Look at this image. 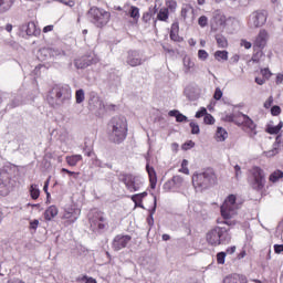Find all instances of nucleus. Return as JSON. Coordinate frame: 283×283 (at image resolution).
I'll list each match as a JSON object with an SVG mask.
<instances>
[{
    "label": "nucleus",
    "instance_id": "obj_39",
    "mask_svg": "<svg viewBox=\"0 0 283 283\" xmlns=\"http://www.w3.org/2000/svg\"><path fill=\"white\" fill-rule=\"evenodd\" d=\"M10 195V187H8V185H6L4 182L0 184V196H9Z\"/></svg>",
    "mask_w": 283,
    "mask_h": 283
},
{
    "label": "nucleus",
    "instance_id": "obj_8",
    "mask_svg": "<svg viewBox=\"0 0 283 283\" xmlns=\"http://www.w3.org/2000/svg\"><path fill=\"white\" fill-rule=\"evenodd\" d=\"M250 187L253 191L258 193H262L264 191V187H266V174L261 167L254 166L250 170Z\"/></svg>",
    "mask_w": 283,
    "mask_h": 283
},
{
    "label": "nucleus",
    "instance_id": "obj_7",
    "mask_svg": "<svg viewBox=\"0 0 283 283\" xmlns=\"http://www.w3.org/2000/svg\"><path fill=\"white\" fill-rule=\"evenodd\" d=\"M118 181L123 182L127 191H129L130 193L140 191V189L143 188V185H145L143 177L130 174V172H119Z\"/></svg>",
    "mask_w": 283,
    "mask_h": 283
},
{
    "label": "nucleus",
    "instance_id": "obj_41",
    "mask_svg": "<svg viewBox=\"0 0 283 283\" xmlns=\"http://www.w3.org/2000/svg\"><path fill=\"white\" fill-rule=\"evenodd\" d=\"M208 23H209V19H207V15H201L198 19V24L200 25V28H207Z\"/></svg>",
    "mask_w": 283,
    "mask_h": 283
},
{
    "label": "nucleus",
    "instance_id": "obj_9",
    "mask_svg": "<svg viewBox=\"0 0 283 283\" xmlns=\"http://www.w3.org/2000/svg\"><path fill=\"white\" fill-rule=\"evenodd\" d=\"M88 223L93 233H103L109 227L105 212L101 210L94 211L88 216Z\"/></svg>",
    "mask_w": 283,
    "mask_h": 283
},
{
    "label": "nucleus",
    "instance_id": "obj_20",
    "mask_svg": "<svg viewBox=\"0 0 283 283\" xmlns=\"http://www.w3.org/2000/svg\"><path fill=\"white\" fill-rule=\"evenodd\" d=\"M146 171L148 174L150 189H156V185H158V176L156 175V169L154 167L146 166Z\"/></svg>",
    "mask_w": 283,
    "mask_h": 283
},
{
    "label": "nucleus",
    "instance_id": "obj_15",
    "mask_svg": "<svg viewBox=\"0 0 283 283\" xmlns=\"http://www.w3.org/2000/svg\"><path fill=\"white\" fill-rule=\"evenodd\" d=\"M129 242H132V235L117 234L113 240V249L115 251H120L122 249H125Z\"/></svg>",
    "mask_w": 283,
    "mask_h": 283
},
{
    "label": "nucleus",
    "instance_id": "obj_22",
    "mask_svg": "<svg viewBox=\"0 0 283 283\" xmlns=\"http://www.w3.org/2000/svg\"><path fill=\"white\" fill-rule=\"evenodd\" d=\"M65 160H66V164L69 165V167H76V165H78V163H81V160H83V156L82 155L66 156Z\"/></svg>",
    "mask_w": 283,
    "mask_h": 283
},
{
    "label": "nucleus",
    "instance_id": "obj_11",
    "mask_svg": "<svg viewBox=\"0 0 283 283\" xmlns=\"http://www.w3.org/2000/svg\"><path fill=\"white\" fill-rule=\"evenodd\" d=\"M81 218V209L74 206L64 210L62 220H65L66 224H74Z\"/></svg>",
    "mask_w": 283,
    "mask_h": 283
},
{
    "label": "nucleus",
    "instance_id": "obj_34",
    "mask_svg": "<svg viewBox=\"0 0 283 283\" xmlns=\"http://www.w3.org/2000/svg\"><path fill=\"white\" fill-rule=\"evenodd\" d=\"M282 127H283V123L280 122L279 125H276V126H269V127L266 128V133H268V134H271V135H273V134H280V132L282 130Z\"/></svg>",
    "mask_w": 283,
    "mask_h": 283
},
{
    "label": "nucleus",
    "instance_id": "obj_44",
    "mask_svg": "<svg viewBox=\"0 0 283 283\" xmlns=\"http://www.w3.org/2000/svg\"><path fill=\"white\" fill-rule=\"evenodd\" d=\"M226 258H227V253H226V252H219V253L217 254V262H218L219 264H224Z\"/></svg>",
    "mask_w": 283,
    "mask_h": 283
},
{
    "label": "nucleus",
    "instance_id": "obj_43",
    "mask_svg": "<svg viewBox=\"0 0 283 283\" xmlns=\"http://www.w3.org/2000/svg\"><path fill=\"white\" fill-rule=\"evenodd\" d=\"M198 59H200V61H207V59H209V53L205 50H199Z\"/></svg>",
    "mask_w": 283,
    "mask_h": 283
},
{
    "label": "nucleus",
    "instance_id": "obj_23",
    "mask_svg": "<svg viewBox=\"0 0 283 283\" xmlns=\"http://www.w3.org/2000/svg\"><path fill=\"white\" fill-rule=\"evenodd\" d=\"M29 193L32 200H39L41 197V190L39 189V185L31 184L29 187Z\"/></svg>",
    "mask_w": 283,
    "mask_h": 283
},
{
    "label": "nucleus",
    "instance_id": "obj_45",
    "mask_svg": "<svg viewBox=\"0 0 283 283\" xmlns=\"http://www.w3.org/2000/svg\"><path fill=\"white\" fill-rule=\"evenodd\" d=\"M166 6H167V9H168V10L174 11V10H176V8H178V2H176V0H169V1L166 3Z\"/></svg>",
    "mask_w": 283,
    "mask_h": 283
},
{
    "label": "nucleus",
    "instance_id": "obj_3",
    "mask_svg": "<svg viewBox=\"0 0 283 283\" xmlns=\"http://www.w3.org/2000/svg\"><path fill=\"white\" fill-rule=\"evenodd\" d=\"M222 120L224 123H233L238 127H241L249 138H255L258 136V124L242 112L227 114Z\"/></svg>",
    "mask_w": 283,
    "mask_h": 283
},
{
    "label": "nucleus",
    "instance_id": "obj_24",
    "mask_svg": "<svg viewBox=\"0 0 283 283\" xmlns=\"http://www.w3.org/2000/svg\"><path fill=\"white\" fill-rule=\"evenodd\" d=\"M147 198V191L133 195L130 200L135 203V207H143V199Z\"/></svg>",
    "mask_w": 283,
    "mask_h": 283
},
{
    "label": "nucleus",
    "instance_id": "obj_56",
    "mask_svg": "<svg viewBox=\"0 0 283 283\" xmlns=\"http://www.w3.org/2000/svg\"><path fill=\"white\" fill-rule=\"evenodd\" d=\"M254 82L256 85H264L266 83V80L264 77H255Z\"/></svg>",
    "mask_w": 283,
    "mask_h": 283
},
{
    "label": "nucleus",
    "instance_id": "obj_1",
    "mask_svg": "<svg viewBox=\"0 0 283 283\" xmlns=\"http://www.w3.org/2000/svg\"><path fill=\"white\" fill-rule=\"evenodd\" d=\"M243 203L244 201L238 200V196L229 195L220 207L221 218H223L224 221L222 222L217 221L218 224H227V227H235V224H238V221L231 220V219L238 216V211L242 209Z\"/></svg>",
    "mask_w": 283,
    "mask_h": 283
},
{
    "label": "nucleus",
    "instance_id": "obj_31",
    "mask_svg": "<svg viewBox=\"0 0 283 283\" xmlns=\"http://www.w3.org/2000/svg\"><path fill=\"white\" fill-rule=\"evenodd\" d=\"M27 34L28 36H36V34H39V31L36 30V23H34L33 21L28 23Z\"/></svg>",
    "mask_w": 283,
    "mask_h": 283
},
{
    "label": "nucleus",
    "instance_id": "obj_29",
    "mask_svg": "<svg viewBox=\"0 0 283 283\" xmlns=\"http://www.w3.org/2000/svg\"><path fill=\"white\" fill-rule=\"evenodd\" d=\"M193 67H196V63L191 61V57L185 56L184 57V70H185V73L189 74V72H191V70H193Z\"/></svg>",
    "mask_w": 283,
    "mask_h": 283
},
{
    "label": "nucleus",
    "instance_id": "obj_40",
    "mask_svg": "<svg viewBox=\"0 0 283 283\" xmlns=\"http://www.w3.org/2000/svg\"><path fill=\"white\" fill-rule=\"evenodd\" d=\"M61 174H67L69 176H73L75 180L78 179V176H81V172H74L72 170H67V168H62Z\"/></svg>",
    "mask_w": 283,
    "mask_h": 283
},
{
    "label": "nucleus",
    "instance_id": "obj_46",
    "mask_svg": "<svg viewBox=\"0 0 283 283\" xmlns=\"http://www.w3.org/2000/svg\"><path fill=\"white\" fill-rule=\"evenodd\" d=\"M271 114L272 116H280V114H282V108L275 105L271 108Z\"/></svg>",
    "mask_w": 283,
    "mask_h": 283
},
{
    "label": "nucleus",
    "instance_id": "obj_16",
    "mask_svg": "<svg viewBox=\"0 0 283 283\" xmlns=\"http://www.w3.org/2000/svg\"><path fill=\"white\" fill-rule=\"evenodd\" d=\"M96 61H94V56L92 55H82L74 60V65L76 70H85V67H90V65H94Z\"/></svg>",
    "mask_w": 283,
    "mask_h": 283
},
{
    "label": "nucleus",
    "instance_id": "obj_57",
    "mask_svg": "<svg viewBox=\"0 0 283 283\" xmlns=\"http://www.w3.org/2000/svg\"><path fill=\"white\" fill-rule=\"evenodd\" d=\"M56 1H59L60 3H63L64 6H70L71 8L74 6V0H69V1L56 0Z\"/></svg>",
    "mask_w": 283,
    "mask_h": 283
},
{
    "label": "nucleus",
    "instance_id": "obj_18",
    "mask_svg": "<svg viewBox=\"0 0 283 283\" xmlns=\"http://www.w3.org/2000/svg\"><path fill=\"white\" fill-rule=\"evenodd\" d=\"M124 8H129L128 12H126L127 17H130L133 21L138 23V19H140V9L136 6H129V4H125Z\"/></svg>",
    "mask_w": 283,
    "mask_h": 283
},
{
    "label": "nucleus",
    "instance_id": "obj_58",
    "mask_svg": "<svg viewBox=\"0 0 283 283\" xmlns=\"http://www.w3.org/2000/svg\"><path fill=\"white\" fill-rule=\"evenodd\" d=\"M187 14H189V8L185 7L181 9L182 19H187Z\"/></svg>",
    "mask_w": 283,
    "mask_h": 283
},
{
    "label": "nucleus",
    "instance_id": "obj_4",
    "mask_svg": "<svg viewBox=\"0 0 283 283\" xmlns=\"http://www.w3.org/2000/svg\"><path fill=\"white\" fill-rule=\"evenodd\" d=\"M218 185V175L213 168H207L201 172H195L192 175V186L196 191H206Z\"/></svg>",
    "mask_w": 283,
    "mask_h": 283
},
{
    "label": "nucleus",
    "instance_id": "obj_28",
    "mask_svg": "<svg viewBox=\"0 0 283 283\" xmlns=\"http://www.w3.org/2000/svg\"><path fill=\"white\" fill-rule=\"evenodd\" d=\"M262 56H264L263 49H253V54L251 57L252 63H260V61H262Z\"/></svg>",
    "mask_w": 283,
    "mask_h": 283
},
{
    "label": "nucleus",
    "instance_id": "obj_61",
    "mask_svg": "<svg viewBox=\"0 0 283 283\" xmlns=\"http://www.w3.org/2000/svg\"><path fill=\"white\" fill-rule=\"evenodd\" d=\"M75 282L81 283V282H87V275L78 276L75 279Z\"/></svg>",
    "mask_w": 283,
    "mask_h": 283
},
{
    "label": "nucleus",
    "instance_id": "obj_54",
    "mask_svg": "<svg viewBox=\"0 0 283 283\" xmlns=\"http://www.w3.org/2000/svg\"><path fill=\"white\" fill-rule=\"evenodd\" d=\"M195 145L196 144L192 140L187 142L184 144L182 149H191L192 147H195Z\"/></svg>",
    "mask_w": 283,
    "mask_h": 283
},
{
    "label": "nucleus",
    "instance_id": "obj_10",
    "mask_svg": "<svg viewBox=\"0 0 283 283\" xmlns=\"http://www.w3.org/2000/svg\"><path fill=\"white\" fill-rule=\"evenodd\" d=\"M88 17L92 19V22L96 28H105L106 23H109V12L99 9L97 7H92L88 10Z\"/></svg>",
    "mask_w": 283,
    "mask_h": 283
},
{
    "label": "nucleus",
    "instance_id": "obj_52",
    "mask_svg": "<svg viewBox=\"0 0 283 283\" xmlns=\"http://www.w3.org/2000/svg\"><path fill=\"white\" fill-rule=\"evenodd\" d=\"M241 46L244 48L245 50H251L252 44L247 40H241Z\"/></svg>",
    "mask_w": 283,
    "mask_h": 283
},
{
    "label": "nucleus",
    "instance_id": "obj_62",
    "mask_svg": "<svg viewBox=\"0 0 283 283\" xmlns=\"http://www.w3.org/2000/svg\"><path fill=\"white\" fill-rule=\"evenodd\" d=\"M179 114H180V112H179V111H176V109L169 111V113H168L169 116L175 117V118H177V116H178Z\"/></svg>",
    "mask_w": 283,
    "mask_h": 283
},
{
    "label": "nucleus",
    "instance_id": "obj_53",
    "mask_svg": "<svg viewBox=\"0 0 283 283\" xmlns=\"http://www.w3.org/2000/svg\"><path fill=\"white\" fill-rule=\"evenodd\" d=\"M274 253H283V244H274Z\"/></svg>",
    "mask_w": 283,
    "mask_h": 283
},
{
    "label": "nucleus",
    "instance_id": "obj_64",
    "mask_svg": "<svg viewBox=\"0 0 283 283\" xmlns=\"http://www.w3.org/2000/svg\"><path fill=\"white\" fill-rule=\"evenodd\" d=\"M232 63H238L240 61V56L238 54L232 55L231 57Z\"/></svg>",
    "mask_w": 283,
    "mask_h": 283
},
{
    "label": "nucleus",
    "instance_id": "obj_5",
    "mask_svg": "<svg viewBox=\"0 0 283 283\" xmlns=\"http://www.w3.org/2000/svg\"><path fill=\"white\" fill-rule=\"evenodd\" d=\"M206 242L209 247H221L231 242V229L214 226L206 233Z\"/></svg>",
    "mask_w": 283,
    "mask_h": 283
},
{
    "label": "nucleus",
    "instance_id": "obj_37",
    "mask_svg": "<svg viewBox=\"0 0 283 283\" xmlns=\"http://www.w3.org/2000/svg\"><path fill=\"white\" fill-rule=\"evenodd\" d=\"M260 74L265 81H269V78L273 76V73L269 67L261 69Z\"/></svg>",
    "mask_w": 283,
    "mask_h": 283
},
{
    "label": "nucleus",
    "instance_id": "obj_63",
    "mask_svg": "<svg viewBox=\"0 0 283 283\" xmlns=\"http://www.w3.org/2000/svg\"><path fill=\"white\" fill-rule=\"evenodd\" d=\"M282 82H283V74H282V73H279V74L276 75V84L280 85V83H282Z\"/></svg>",
    "mask_w": 283,
    "mask_h": 283
},
{
    "label": "nucleus",
    "instance_id": "obj_38",
    "mask_svg": "<svg viewBox=\"0 0 283 283\" xmlns=\"http://www.w3.org/2000/svg\"><path fill=\"white\" fill-rule=\"evenodd\" d=\"M189 161L187 159H184L181 163V168L179 169V174H185L186 176H189Z\"/></svg>",
    "mask_w": 283,
    "mask_h": 283
},
{
    "label": "nucleus",
    "instance_id": "obj_17",
    "mask_svg": "<svg viewBox=\"0 0 283 283\" xmlns=\"http://www.w3.org/2000/svg\"><path fill=\"white\" fill-rule=\"evenodd\" d=\"M170 40L176 43L182 41V38H180V24L178 22H174L170 27Z\"/></svg>",
    "mask_w": 283,
    "mask_h": 283
},
{
    "label": "nucleus",
    "instance_id": "obj_13",
    "mask_svg": "<svg viewBox=\"0 0 283 283\" xmlns=\"http://www.w3.org/2000/svg\"><path fill=\"white\" fill-rule=\"evenodd\" d=\"M184 184L185 179L180 175H177L164 184V190L168 192H176L178 189H180V187H182Z\"/></svg>",
    "mask_w": 283,
    "mask_h": 283
},
{
    "label": "nucleus",
    "instance_id": "obj_55",
    "mask_svg": "<svg viewBox=\"0 0 283 283\" xmlns=\"http://www.w3.org/2000/svg\"><path fill=\"white\" fill-rule=\"evenodd\" d=\"M39 228V220L34 219L30 222V229L36 230Z\"/></svg>",
    "mask_w": 283,
    "mask_h": 283
},
{
    "label": "nucleus",
    "instance_id": "obj_25",
    "mask_svg": "<svg viewBox=\"0 0 283 283\" xmlns=\"http://www.w3.org/2000/svg\"><path fill=\"white\" fill-rule=\"evenodd\" d=\"M228 136H229V133H227V129H224L223 127L217 128L216 140L218 143H224V140H227Z\"/></svg>",
    "mask_w": 283,
    "mask_h": 283
},
{
    "label": "nucleus",
    "instance_id": "obj_48",
    "mask_svg": "<svg viewBox=\"0 0 283 283\" xmlns=\"http://www.w3.org/2000/svg\"><path fill=\"white\" fill-rule=\"evenodd\" d=\"M222 90H220V87H217L213 94L214 101H220V98H222Z\"/></svg>",
    "mask_w": 283,
    "mask_h": 283
},
{
    "label": "nucleus",
    "instance_id": "obj_27",
    "mask_svg": "<svg viewBox=\"0 0 283 283\" xmlns=\"http://www.w3.org/2000/svg\"><path fill=\"white\" fill-rule=\"evenodd\" d=\"M283 178V171L277 169L270 174L269 181L275 185V182H280Z\"/></svg>",
    "mask_w": 283,
    "mask_h": 283
},
{
    "label": "nucleus",
    "instance_id": "obj_59",
    "mask_svg": "<svg viewBox=\"0 0 283 283\" xmlns=\"http://www.w3.org/2000/svg\"><path fill=\"white\" fill-rule=\"evenodd\" d=\"M235 245H232L226 250V253H228V255H233V253H235Z\"/></svg>",
    "mask_w": 283,
    "mask_h": 283
},
{
    "label": "nucleus",
    "instance_id": "obj_33",
    "mask_svg": "<svg viewBox=\"0 0 283 283\" xmlns=\"http://www.w3.org/2000/svg\"><path fill=\"white\" fill-rule=\"evenodd\" d=\"M214 59H216V61H229V52L228 51H216Z\"/></svg>",
    "mask_w": 283,
    "mask_h": 283
},
{
    "label": "nucleus",
    "instance_id": "obj_50",
    "mask_svg": "<svg viewBox=\"0 0 283 283\" xmlns=\"http://www.w3.org/2000/svg\"><path fill=\"white\" fill-rule=\"evenodd\" d=\"M188 118L187 116L182 115V113H179L176 117L177 123H187Z\"/></svg>",
    "mask_w": 283,
    "mask_h": 283
},
{
    "label": "nucleus",
    "instance_id": "obj_32",
    "mask_svg": "<svg viewBox=\"0 0 283 283\" xmlns=\"http://www.w3.org/2000/svg\"><path fill=\"white\" fill-rule=\"evenodd\" d=\"M216 41H217V45L218 48L221 49H226L229 48V41H227V38H224V35H216Z\"/></svg>",
    "mask_w": 283,
    "mask_h": 283
},
{
    "label": "nucleus",
    "instance_id": "obj_30",
    "mask_svg": "<svg viewBox=\"0 0 283 283\" xmlns=\"http://www.w3.org/2000/svg\"><path fill=\"white\" fill-rule=\"evenodd\" d=\"M157 20L167 23V21H169V9L161 8L157 13Z\"/></svg>",
    "mask_w": 283,
    "mask_h": 283
},
{
    "label": "nucleus",
    "instance_id": "obj_26",
    "mask_svg": "<svg viewBox=\"0 0 283 283\" xmlns=\"http://www.w3.org/2000/svg\"><path fill=\"white\" fill-rule=\"evenodd\" d=\"M14 6V0H0V14L8 12Z\"/></svg>",
    "mask_w": 283,
    "mask_h": 283
},
{
    "label": "nucleus",
    "instance_id": "obj_35",
    "mask_svg": "<svg viewBox=\"0 0 283 283\" xmlns=\"http://www.w3.org/2000/svg\"><path fill=\"white\" fill-rule=\"evenodd\" d=\"M127 63L130 67H138V65H143V60L140 57L130 56L128 57Z\"/></svg>",
    "mask_w": 283,
    "mask_h": 283
},
{
    "label": "nucleus",
    "instance_id": "obj_2",
    "mask_svg": "<svg viewBox=\"0 0 283 283\" xmlns=\"http://www.w3.org/2000/svg\"><path fill=\"white\" fill-rule=\"evenodd\" d=\"M108 139L114 145H123L127 140V135L129 134V127L127 125V119L125 117L115 116L108 124Z\"/></svg>",
    "mask_w": 283,
    "mask_h": 283
},
{
    "label": "nucleus",
    "instance_id": "obj_49",
    "mask_svg": "<svg viewBox=\"0 0 283 283\" xmlns=\"http://www.w3.org/2000/svg\"><path fill=\"white\" fill-rule=\"evenodd\" d=\"M207 114V108L201 107L200 111L196 113V118H202V116H206Z\"/></svg>",
    "mask_w": 283,
    "mask_h": 283
},
{
    "label": "nucleus",
    "instance_id": "obj_21",
    "mask_svg": "<svg viewBox=\"0 0 283 283\" xmlns=\"http://www.w3.org/2000/svg\"><path fill=\"white\" fill-rule=\"evenodd\" d=\"M223 283H249V280L244 275L232 274L223 280Z\"/></svg>",
    "mask_w": 283,
    "mask_h": 283
},
{
    "label": "nucleus",
    "instance_id": "obj_47",
    "mask_svg": "<svg viewBox=\"0 0 283 283\" xmlns=\"http://www.w3.org/2000/svg\"><path fill=\"white\" fill-rule=\"evenodd\" d=\"M190 128H191V134H200V126H198V124L191 122Z\"/></svg>",
    "mask_w": 283,
    "mask_h": 283
},
{
    "label": "nucleus",
    "instance_id": "obj_14",
    "mask_svg": "<svg viewBox=\"0 0 283 283\" xmlns=\"http://www.w3.org/2000/svg\"><path fill=\"white\" fill-rule=\"evenodd\" d=\"M266 43H269V31L262 29L255 36L253 50H264V48H266Z\"/></svg>",
    "mask_w": 283,
    "mask_h": 283
},
{
    "label": "nucleus",
    "instance_id": "obj_36",
    "mask_svg": "<svg viewBox=\"0 0 283 283\" xmlns=\"http://www.w3.org/2000/svg\"><path fill=\"white\" fill-rule=\"evenodd\" d=\"M75 101L77 104H81L83 101H85V91H83V88H80L75 92Z\"/></svg>",
    "mask_w": 283,
    "mask_h": 283
},
{
    "label": "nucleus",
    "instance_id": "obj_19",
    "mask_svg": "<svg viewBox=\"0 0 283 283\" xmlns=\"http://www.w3.org/2000/svg\"><path fill=\"white\" fill-rule=\"evenodd\" d=\"M59 216V207L56 206H50L44 211V220L46 222H51V220H54Z\"/></svg>",
    "mask_w": 283,
    "mask_h": 283
},
{
    "label": "nucleus",
    "instance_id": "obj_51",
    "mask_svg": "<svg viewBox=\"0 0 283 283\" xmlns=\"http://www.w3.org/2000/svg\"><path fill=\"white\" fill-rule=\"evenodd\" d=\"M104 109H105L106 112H116V104H106V105L104 106Z\"/></svg>",
    "mask_w": 283,
    "mask_h": 283
},
{
    "label": "nucleus",
    "instance_id": "obj_42",
    "mask_svg": "<svg viewBox=\"0 0 283 283\" xmlns=\"http://www.w3.org/2000/svg\"><path fill=\"white\" fill-rule=\"evenodd\" d=\"M203 123L206 125H213V123H216V118H213L211 116V114H207L205 117H203Z\"/></svg>",
    "mask_w": 283,
    "mask_h": 283
},
{
    "label": "nucleus",
    "instance_id": "obj_60",
    "mask_svg": "<svg viewBox=\"0 0 283 283\" xmlns=\"http://www.w3.org/2000/svg\"><path fill=\"white\" fill-rule=\"evenodd\" d=\"M273 105V97H269L268 101L264 103V107L269 109Z\"/></svg>",
    "mask_w": 283,
    "mask_h": 283
},
{
    "label": "nucleus",
    "instance_id": "obj_6",
    "mask_svg": "<svg viewBox=\"0 0 283 283\" xmlns=\"http://www.w3.org/2000/svg\"><path fill=\"white\" fill-rule=\"evenodd\" d=\"M72 98V88L70 86H63L61 84H55L49 91L46 95V103L50 107H59Z\"/></svg>",
    "mask_w": 283,
    "mask_h": 283
},
{
    "label": "nucleus",
    "instance_id": "obj_12",
    "mask_svg": "<svg viewBox=\"0 0 283 283\" xmlns=\"http://www.w3.org/2000/svg\"><path fill=\"white\" fill-rule=\"evenodd\" d=\"M266 23V11H254L249 18V25L262 28Z\"/></svg>",
    "mask_w": 283,
    "mask_h": 283
}]
</instances>
